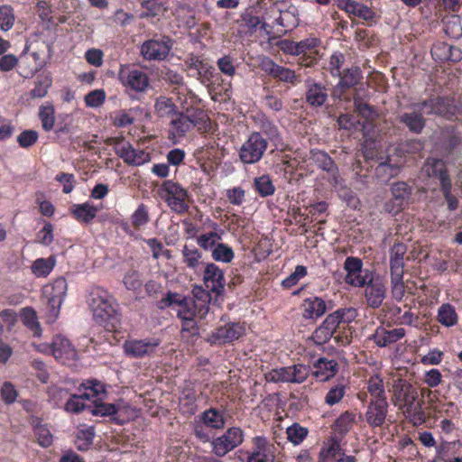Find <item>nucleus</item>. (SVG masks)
<instances>
[{"label": "nucleus", "mask_w": 462, "mask_h": 462, "mask_svg": "<svg viewBox=\"0 0 462 462\" xmlns=\"http://www.w3.org/2000/svg\"><path fill=\"white\" fill-rule=\"evenodd\" d=\"M392 402L411 420L424 421V413L421 404L418 402V390L409 381L402 378H396L393 381Z\"/></svg>", "instance_id": "1"}, {"label": "nucleus", "mask_w": 462, "mask_h": 462, "mask_svg": "<svg viewBox=\"0 0 462 462\" xmlns=\"http://www.w3.org/2000/svg\"><path fill=\"white\" fill-rule=\"evenodd\" d=\"M89 306L94 319L100 325L115 328L120 323V309L116 300L103 288L97 287L89 294Z\"/></svg>", "instance_id": "2"}, {"label": "nucleus", "mask_w": 462, "mask_h": 462, "mask_svg": "<svg viewBox=\"0 0 462 462\" xmlns=\"http://www.w3.org/2000/svg\"><path fill=\"white\" fill-rule=\"evenodd\" d=\"M176 305L177 316L180 319H191L197 316L203 318L208 311L206 301L194 300L193 298L182 296L177 292L168 291L159 301V308L164 309Z\"/></svg>", "instance_id": "3"}, {"label": "nucleus", "mask_w": 462, "mask_h": 462, "mask_svg": "<svg viewBox=\"0 0 462 462\" xmlns=\"http://www.w3.org/2000/svg\"><path fill=\"white\" fill-rule=\"evenodd\" d=\"M267 148V139L259 132H252L239 148V159L244 164H255L262 160Z\"/></svg>", "instance_id": "4"}, {"label": "nucleus", "mask_w": 462, "mask_h": 462, "mask_svg": "<svg viewBox=\"0 0 462 462\" xmlns=\"http://www.w3.org/2000/svg\"><path fill=\"white\" fill-rule=\"evenodd\" d=\"M310 374V367L303 364L275 368L265 374L267 382L279 383H301Z\"/></svg>", "instance_id": "5"}, {"label": "nucleus", "mask_w": 462, "mask_h": 462, "mask_svg": "<svg viewBox=\"0 0 462 462\" xmlns=\"http://www.w3.org/2000/svg\"><path fill=\"white\" fill-rule=\"evenodd\" d=\"M117 78L126 89L139 93L146 91L150 85L146 72L128 64L120 66Z\"/></svg>", "instance_id": "6"}, {"label": "nucleus", "mask_w": 462, "mask_h": 462, "mask_svg": "<svg viewBox=\"0 0 462 462\" xmlns=\"http://www.w3.org/2000/svg\"><path fill=\"white\" fill-rule=\"evenodd\" d=\"M198 123V116L189 114V109H187L186 113L178 111L175 116L171 118L168 130L169 138L174 143L180 142V140L195 127Z\"/></svg>", "instance_id": "7"}, {"label": "nucleus", "mask_w": 462, "mask_h": 462, "mask_svg": "<svg viewBox=\"0 0 462 462\" xmlns=\"http://www.w3.org/2000/svg\"><path fill=\"white\" fill-rule=\"evenodd\" d=\"M391 193L392 199L385 202L384 210L396 215L409 204L412 187L405 181H396L391 185Z\"/></svg>", "instance_id": "8"}, {"label": "nucleus", "mask_w": 462, "mask_h": 462, "mask_svg": "<svg viewBox=\"0 0 462 462\" xmlns=\"http://www.w3.org/2000/svg\"><path fill=\"white\" fill-rule=\"evenodd\" d=\"M243 440L244 434L240 428H229L222 436L211 441L212 452L217 457H222L241 445Z\"/></svg>", "instance_id": "9"}, {"label": "nucleus", "mask_w": 462, "mask_h": 462, "mask_svg": "<svg viewBox=\"0 0 462 462\" xmlns=\"http://www.w3.org/2000/svg\"><path fill=\"white\" fill-rule=\"evenodd\" d=\"M172 48V42L170 37L162 36L159 39H151L145 41L141 46V54L146 60H165Z\"/></svg>", "instance_id": "10"}, {"label": "nucleus", "mask_w": 462, "mask_h": 462, "mask_svg": "<svg viewBox=\"0 0 462 462\" xmlns=\"http://www.w3.org/2000/svg\"><path fill=\"white\" fill-rule=\"evenodd\" d=\"M161 340L156 337L143 339H129L124 343L125 354L131 358H144L152 356L160 346Z\"/></svg>", "instance_id": "11"}, {"label": "nucleus", "mask_w": 462, "mask_h": 462, "mask_svg": "<svg viewBox=\"0 0 462 462\" xmlns=\"http://www.w3.org/2000/svg\"><path fill=\"white\" fill-rule=\"evenodd\" d=\"M68 290L66 279L63 277L57 278L50 288L45 289L48 295V312L50 319H56L60 313V306L65 299Z\"/></svg>", "instance_id": "12"}, {"label": "nucleus", "mask_w": 462, "mask_h": 462, "mask_svg": "<svg viewBox=\"0 0 462 462\" xmlns=\"http://www.w3.org/2000/svg\"><path fill=\"white\" fill-rule=\"evenodd\" d=\"M422 102L414 103L410 109L399 115L398 120L411 133L420 134L426 126L425 110Z\"/></svg>", "instance_id": "13"}, {"label": "nucleus", "mask_w": 462, "mask_h": 462, "mask_svg": "<svg viewBox=\"0 0 462 462\" xmlns=\"http://www.w3.org/2000/svg\"><path fill=\"white\" fill-rule=\"evenodd\" d=\"M245 333V327L239 322H228L218 326L208 336L207 341L211 345H223L238 339Z\"/></svg>", "instance_id": "14"}, {"label": "nucleus", "mask_w": 462, "mask_h": 462, "mask_svg": "<svg viewBox=\"0 0 462 462\" xmlns=\"http://www.w3.org/2000/svg\"><path fill=\"white\" fill-rule=\"evenodd\" d=\"M344 269L346 272V282L356 287H364L372 274L369 270H363L362 260L354 256L346 257Z\"/></svg>", "instance_id": "15"}, {"label": "nucleus", "mask_w": 462, "mask_h": 462, "mask_svg": "<svg viewBox=\"0 0 462 462\" xmlns=\"http://www.w3.org/2000/svg\"><path fill=\"white\" fill-rule=\"evenodd\" d=\"M310 160L319 169L329 174V181L334 186L340 183L338 168L328 152L319 149H312L310 152Z\"/></svg>", "instance_id": "16"}, {"label": "nucleus", "mask_w": 462, "mask_h": 462, "mask_svg": "<svg viewBox=\"0 0 462 462\" xmlns=\"http://www.w3.org/2000/svg\"><path fill=\"white\" fill-rule=\"evenodd\" d=\"M365 297L367 305L373 309H378L386 296V287L380 277L369 276L365 284Z\"/></svg>", "instance_id": "17"}, {"label": "nucleus", "mask_w": 462, "mask_h": 462, "mask_svg": "<svg viewBox=\"0 0 462 462\" xmlns=\"http://www.w3.org/2000/svg\"><path fill=\"white\" fill-rule=\"evenodd\" d=\"M339 9L344 10L349 15L358 17L371 25L375 22V12L363 3L355 0H335Z\"/></svg>", "instance_id": "18"}, {"label": "nucleus", "mask_w": 462, "mask_h": 462, "mask_svg": "<svg viewBox=\"0 0 462 462\" xmlns=\"http://www.w3.org/2000/svg\"><path fill=\"white\" fill-rule=\"evenodd\" d=\"M115 150L116 154L130 165L139 166L150 161L148 152L134 149L128 142H116Z\"/></svg>", "instance_id": "19"}, {"label": "nucleus", "mask_w": 462, "mask_h": 462, "mask_svg": "<svg viewBox=\"0 0 462 462\" xmlns=\"http://www.w3.org/2000/svg\"><path fill=\"white\" fill-rule=\"evenodd\" d=\"M388 407L387 399L370 400L365 413L367 424L372 428L383 425L388 413Z\"/></svg>", "instance_id": "20"}, {"label": "nucleus", "mask_w": 462, "mask_h": 462, "mask_svg": "<svg viewBox=\"0 0 462 462\" xmlns=\"http://www.w3.org/2000/svg\"><path fill=\"white\" fill-rule=\"evenodd\" d=\"M422 106L426 115H438L448 119H451L456 112L453 101L442 97H434L422 101Z\"/></svg>", "instance_id": "21"}, {"label": "nucleus", "mask_w": 462, "mask_h": 462, "mask_svg": "<svg viewBox=\"0 0 462 462\" xmlns=\"http://www.w3.org/2000/svg\"><path fill=\"white\" fill-rule=\"evenodd\" d=\"M338 83L334 88L331 96L334 98H341L344 91L348 88H355L363 79V73L359 67L353 66L341 72Z\"/></svg>", "instance_id": "22"}, {"label": "nucleus", "mask_w": 462, "mask_h": 462, "mask_svg": "<svg viewBox=\"0 0 462 462\" xmlns=\"http://www.w3.org/2000/svg\"><path fill=\"white\" fill-rule=\"evenodd\" d=\"M51 355L61 363L74 361L78 358V351L71 342L61 335H57L52 339Z\"/></svg>", "instance_id": "23"}, {"label": "nucleus", "mask_w": 462, "mask_h": 462, "mask_svg": "<svg viewBox=\"0 0 462 462\" xmlns=\"http://www.w3.org/2000/svg\"><path fill=\"white\" fill-rule=\"evenodd\" d=\"M319 44L320 40L316 37H310L296 42L300 56L298 64L301 67H311L316 62L315 54H317V48Z\"/></svg>", "instance_id": "24"}, {"label": "nucleus", "mask_w": 462, "mask_h": 462, "mask_svg": "<svg viewBox=\"0 0 462 462\" xmlns=\"http://www.w3.org/2000/svg\"><path fill=\"white\" fill-rule=\"evenodd\" d=\"M306 93L305 100L306 103L311 107H321L328 100V89L319 82H316L311 79H308L305 81Z\"/></svg>", "instance_id": "25"}, {"label": "nucleus", "mask_w": 462, "mask_h": 462, "mask_svg": "<svg viewBox=\"0 0 462 462\" xmlns=\"http://www.w3.org/2000/svg\"><path fill=\"white\" fill-rule=\"evenodd\" d=\"M203 280L206 288L216 295H220L224 291V273L215 263H211L207 264L204 271Z\"/></svg>", "instance_id": "26"}, {"label": "nucleus", "mask_w": 462, "mask_h": 462, "mask_svg": "<svg viewBox=\"0 0 462 462\" xmlns=\"http://www.w3.org/2000/svg\"><path fill=\"white\" fill-rule=\"evenodd\" d=\"M422 394L428 397L430 409L432 410L435 415H446L448 418H453L457 413L458 409L454 402L438 400L436 393L432 391L422 389Z\"/></svg>", "instance_id": "27"}, {"label": "nucleus", "mask_w": 462, "mask_h": 462, "mask_svg": "<svg viewBox=\"0 0 462 462\" xmlns=\"http://www.w3.org/2000/svg\"><path fill=\"white\" fill-rule=\"evenodd\" d=\"M421 173L429 178L439 180L440 187L444 180L451 181L445 162L440 159L429 158L421 168Z\"/></svg>", "instance_id": "28"}, {"label": "nucleus", "mask_w": 462, "mask_h": 462, "mask_svg": "<svg viewBox=\"0 0 462 462\" xmlns=\"http://www.w3.org/2000/svg\"><path fill=\"white\" fill-rule=\"evenodd\" d=\"M186 64L189 69L196 70V77L201 84L208 85L211 82L215 68L208 62L198 56H191L187 60Z\"/></svg>", "instance_id": "29"}, {"label": "nucleus", "mask_w": 462, "mask_h": 462, "mask_svg": "<svg viewBox=\"0 0 462 462\" xmlns=\"http://www.w3.org/2000/svg\"><path fill=\"white\" fill-rule=\"evenodd\" d=\"M405 336V329L402 328L387 330L383 327L376 328L371 338L379 347H385L393 343L397 342Z\"/></svg>", "instance_id": "30"}, {"label": "nucleus", "mask_w": 462, "mask_h": 462, "mask_svg": "<svg viewBox=\"0 0 462 462\" xmlns=\"http://www.w3.org/2000/svg\"><path fill=\"white\" fill-rule=\"evenodd\" d=\"M327 310V304L320 297L307 298L302 303L303 317L307 319H319L325 314Z\"/></svg>", "instance_id": "31"}, {"label": "nucleus", "mask_w": 462, "mask_h": 462, "mask_svg": "<svg viewBox=\"0 0 462 462\" xmlns=\"http://www.w3.org/2000/svg\"><path fill=\"white\" fill-rule=\"evenodd\" d=\"M314 367V376L320 382H326L337 373L338 364L335 360L322 357L316 361Z\"/></svg>", "instance_id": "32"}, {"label": "nucleus", "mask_w": 462, "mask_h": 462, "mask_svg": "<svg viewBox=\"0 0 462 462\" xmlns=\"http://www.w3.org/2000/svg\"><path fill=\"white\" fill-rule=\"evenodd\" d=\"M274 457L267 441L261 438L255 439L254 447L248 456L247 462H273Z\"/></svg>", "instance_id": "33"}, {"label": "nucleus", "mask_w": 462, "mask_h": 462, "mask_svg": "<svg viewBox=\"0 0 462 462\" xmlns=\"http://www.w3.org/2000/svg\"><path fill=\"white\" fill-rule=\"evenodd\" d=\"M407 246L403 243H395L390 249V273H404V255Z\"/></svg>", "instance_id": "34"}, {"label": "nucleus", "mask_w": 462, "mask_h": 462, "mask_svg": "<svg viewBox=\"0 0 462 462\" xmlns=\"http://www.w3.org/2000/svg\"><path fill=\"white\" fill-rule=\"evenodd\" d=\"M69 210L78 221L88 224L96 217L100 208L90 202H85L72 205Z\"/></svg>", "instance_id": "35"}, {"label": "nucleus", "mask_w": 462, "mask_h": 462, "mask_svg": "<svg viewBox=\"0 0 462 462\" xmlns=\"http://www.w3.org/2000/svg\"><path fill=\"white\" fill-rule=\"evenodd\" d=\"M320 456H324L327 459H331L334 462H345L346 458H355L353 456L345 455L339 442L336 439H328L326 447L320 451Z\"/></svg>", "instance_id": "36"}, {"label": "nucleus", "mask_w": 462, "mask_h": 462, "mask_svg": "<svg viewBox=\"0 0 462 462\" xmlns=\"http://www.w3.org/2000/svg\"><path fill=\"white\" fill-rule=\"evenodd\" d=\"M200 419L207 427L215 430H221L225 427L226 424L223 412L212 407L208 410H205L201 413Z\"/></svg>", "instance_id": "37"}, {"label": "nucleus", "mask_w": 462, "mask_h": 462, "mask_svg": "<svg viewBox=\"0 0 462 462\" xmlns=\"http://www.w3.org/2000/svg\"><path fill=\"white\" fill-rule=\"evenodd\" d=\"M346 383L344 380L331 385L324 397V402L328 406H334L339 403L346 393Z\"/></svg>", "instance_id": "38"}, {"label": "nucleus", "mask_w": 462, "mask_h": 462, "mask_svg": "<svg viewBox=\"0 0 462 462\" xmlns=\"http://www.w3.org/2000/svg\"><path fill=\"white\" fill-rule=\"evenodd\" d=\"M155 113L159 117H173L178 112L177 106L171 98L161 96L154 104Z\"/></svg>", "instance_id": "39"}, {"label": "nucleus", "mask_w": 462, "mask_h": 462, "mask_svg": "<svg viewBox=\"0 0 462 462\" xmlns=\"http://www.w3.org/2000/svg\"><path fill=\"white\" fill-rule=\"evenodd\" d=\"M253 187L262 198L272 196L275 192V186L268 174H263L259 177H255Z\"/></svg>", "instance_id": "40"}, {"label": "nucleus", "mask_w": 462, "mask_h": 462, "mask_svg": "<svg viewBox=\"0 0 462 462\" xmlns=\"http://www.w3.org/2000/svg\"><path fill=\"white\" fill-rule=\"evenodd\" d=\"M56 265V257L51 255L48 258H38L32 265V272L37 277H46L53 270Z\"/></svg>", "instance_id": "41"}, {"label": "nucleus", "mask_w": 462, "mask_h": 462, "mask_svg": "<svg viewBox=\"0 0 462 462\" xmlns=\"http://www.w3.org/2000/svg\"><path fill=\"white\" fill-rule=\"evenodd\" d=\"M88 411L95 416H113L117 412V407L114 403H106L98 399L91 401Z\"/></svg>", "instance_id": "42"}, {"label": "nucleus", "mask_w": 462, "mask_h": 462, "mask_svg": "<svg viewBox=\"0 0 462 462\" xmlns=\"http://www.w3.org/2000/svg\"><path fill=\"white\" fill-rule=\"evenodd\" d=\"M131 224L134 230H140L150 221L149 208L143 203L138 205L137 208L131 215Z\"/></svg>", "instance_id": "43"}, {"label": "nucleus", "mask_w": 462, "mask_h": 462, "mask_svg": "<svg viewBox=\"0 0 462 462\" xmlns=\"http://www.w3.org/2000/svg\"><path fill=\"white\" fill-rule=\"evenodd\" d=\"M142 7L145 11L141 13V18L155 17L166 10L165 0H145L142 3Z\"/></svg>", "instance_id": "44"}, {"label": "nucleus", "mask_w": 462, "mask_h": 462, "mask_svg": "<svg viewBox=\"0 0 462 462\" xmlns=\"http://www.w3.org/2000/svg\"><path fill=\"white\" fill-rule=\"evenodd\" d=\"M461 17L457 14H453L444 20L445 33L453 39H459L462 36V23Z\"/></svg>", "instance_id": "45"}, {"label": "nucleus", "mask_w": 462, "mask_h": 462, "mask_svg": "<svg viewBox=\"0 0 462 462\" xmlns=\"http://www.w3.org/2000/svg\"><path fill=\"white\" fill-rule=\"evenodd\" d=\"M400 172V167L397 164L389 162H381L375 168V177L381 182H387L392 178L397 176Z\"/></svg>", "instance_id": "46"}, {"label": "nucleus", "mask_w": 462, "mask_h": 462, "mask_svg": "<svg viewBox=\"0 0 462 462\" xmlns=\"http://www.w3.org/2000/svg\"><path fill=\"white\" fill-rule=\"evenodd\" d=\"M438 320L446 327H452L457 322L455 308L449 304H442L438 310Z\"/></svg>", "instance_id": "47"}, {"label": "nucleus", "mask_w": 462, "mask_h": 462, "mask_svg": "<svg viewBox=\"0 0 462 462\" xmlns=\"http://www.w3.org/2000/svg\"><path fill=\"white\" fill-rule=\"evenodd\" d=\"M275 23L285 28H295L299 24L297 9L292 6L287 10L280 11V16L276 18Z\"/></svg>", "instance_id": "48"}, {"label": "nucleus", "mask_w": 462, "mask_h": 462, "mask_svg": "<svg viewBox=\"0 0 462 462\" xmlns=\"http://www.w3.org/2000/svg\"><path fill=\"white\" fill-rule=\"evenodd\" d=\"M162 192H165V196H162V198H188V191L179 183L174 182L173 180H165L161 188Z\"/></svg>", "instance_id": "49"}, {"label": "nucleus", "mask_w": 462, "mask_h": 462, "mask_svg": "<svg viewBox=\"0 0 462 462\" xmlns=\"http://www.w3.org/2000/svg\"><path fill=\"white\" fill-rule=\"evenodd\" d=\"M367 391L372 396L371 400L387 399L383 379L378 375L373 376L368 380Z\"/></svg>", "instance_id": "50"}, {"label": "nucleus", "mask_w": 462, "mask_h": 462, "mask_svg": "<svg viewBox=\"0 0 462 462\" xmlns=\"http://www.w3.org/2000/svg\"><path fill=\"white\" fill-rule=\"evenodd\" d=\"M356 421V414L352 411L343 412L336 420V430L342 435L346 434L353 427Z\"/></svg>", "instance_id": "51"}, {"label": "nucleus", "mask_w": 462, "mask_h": 462, "mask_svg": "<svg viewBox=\"0 0 462 462\" xmlns=\"http://www.w3.org/2000/svg\"><path fill=\"white\" fill-rule=\"evenodd\" d=\"M391 274V291L394 300L401 301L405 294V285L403 282L404 273Z\"/></svg>", "instance_id": "52"}, {"label": "nucleus", "mask_w": 462, "mask_h": 462, "mask_svg": "<svg viewBox=\"0 0 462 462\" xmlns=\"http://www.w3.org/2000/svg\"><path fill=\"white\" fill-rule=\"evenodd\" d=\"M234 256L233 249L223 243L217 244L212 252V258L217 262L228 263L234 259Z\"/></svg>", "instance_id": "53"}, {"label": "nucleus", "mask_w": 462, "mask_h": 462, "mask_svg": "<svg viewBox=\"0 0 462 462\" xmlns=\"http://www.w3.org/2000/svg\"><path fill=\"white\" fill-rule=\"evenodd\" d=\"M83 393L80 394H73L65 403V411L72 413H79L84 410L88 411V405L85 402Z\"/></svg>", "instance_id": "54"}, {"label": "nucleus", "mask_w": 462, "mask_h": 462, "mask_svg": "<svg viewBox=\"0 0 462 462\" xmlns=\"http://www.w3.org/2000/svg\"><path fill=\"white\" fill-rule=\"evenodd\" d=\"M22 319L23 324L29 328L34 336L41 335L40 323L37 320L36 312L32 308L23 310Z\"/></svg>", "instance_id": "55"}, {"label": "nucleus", "mask_w": 462, "mask_h": 462, "mask_svg": "<svg viewBox=\"0 0 462 462\" xmlns=\"http://www.w3.org/2000/svg\"><path fill=\"white\" fill-rule=\"evenodd\" d=\"M221 239V235L215 231H210L200 235L197 239V243L204 250H211L213 252V249L219 244L218 242Z\"/></svg>", "instance_id": "56"}, {"label": "nucleus", "mask_w": 462, "mask_h": 462, "mask_svg": "<svg viewBox=\"0 0 462 462\" xmlns=\"http://www.w3.org/2000/svg\"><path fill=\"white\" fill-rule=\"evenodd\" d=\"M39 117L42 125V128L46 132L52 130L55 123L54 108L52 106H42L39 111Z\"/></svg>", "instance_id": "57"}, {"label": "nucleus", "mask_w": 462, "mask_h": 462, "mask_svg": "<svg viewBox=\"0 0 462 462\" xmlns=\"http://www.w3.org/2000/svg\"><path fill=\"white\" fill-rule=\"evenodd\" d=\"M273 79L293 86L300 82V77L294 70L281 65L275 72Z\"/></svg>", "instance_id": "58"}, {"label": "nucleus", "mask_w": 462, "mask_h": 462, "mask_svg": "<svg viewBox=\"0 0 462 462\" xmlns=\"http://www.w3.org/2000/svg\"><path fill=\"white\" fill-rule=\"evenodd\" d=\"M15 18L12 6L5 5L0 6V28L6 32L9 31L14 23Z\"/></svg>", "instance_id": "59"}, {"label": "nucleus", "mask_w": 462, "mask_h": 462, "mask_svg": "<svg viewBox=\"0 0 462 462\" xmlns=\"http://www.w3.org/2000/svg\"><path fill=\"white\" fill-rule=\"evenodd\" d=\"M103 394H105V387L100 382L91 381L85 385L83 396H85L88 401L101 399L100 396Z\"/></svg>", "instance_id": "60"}, {"label": "nucleus", "mask_w": 462, "mask_h": 462, "mask_svg": "<svg viewBox=\"0 0 462 462\" xmlns=\"http://www.w3.org/2000/svg\"><path fill=\"white\" fill-rule=\"evenodd\" d=\"M183 262L189 268H196L202 257L201 253L195 247L190 248L187 245L182 249Z\"/></svg>", "instance_id": "61"}, {"label": "nucleus", "mask_w": 462, "mask_h": 462, "mask_svg": "<svg viewBox=\"0 0 462 462\" xmlns=\"http://www.w3.org/2000/svg\"><path fill=\"white\" fill-rule=\"evenodd\" d=\"M51 86V79L49 77H39L35 81L34 88L31 90L30 95L33 98H42L48 93Z\"/></svg>", "instance_id": "62"}, {"label": "nucleus", "mask_w": 462, "mask_h": 462, "mask_svg": "<svg viewBox=\"0 0 462 462\" xmlns=\"http://www.w3.org/2000/svg\"><path fill=\"white\" fill-rule=\"evenodd\" d=\"M95 433L93 429L86 430H80L76 438L75 445L76 448L80 451H86L93 443Z\"/></svg>", "instance_id": "63"}, {"label": "nucleus", "mask_w": 462, "mask_h": 462, "mask_svg": "<svg viewBox=\"0 0 462 462\" xmlns=\"http://www.w3.org/2000/svg\"><path fill=\"white\" fill-rule=\"evenodd\" d=\"M288 439L295 445L300 444L308 435V430L298 423H294L287 429Z\"/></svg>", "instance_id": "64"}]
</instances>
